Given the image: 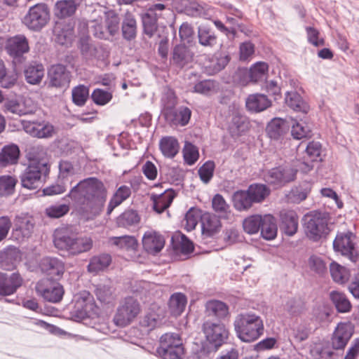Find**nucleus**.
<instances>
[{
    "mask_svg": "<svg viewBox=\"0 0 359 359\" xmlns=\"http://www.w3.org/2000/svg\"><path fill=\"white\" fill-rule=\"evenodd\" d=\"M107 195L102 182L88 177L74 186L68 196L74 201L79 213L86 219H92L102 211Z\"/></svg>",
    "mask_w": 359,
    "mask_h": 359,
    "instance_id": "f257e3e1",
    "label": "nucleus"
},
{
    "mask_svg": "<svg viewBox=\"0 0 359 359\" xmlns=\"http://www.w3.org/2000/svg\"><path fill=\"white\" fill-rule=\"evenodd\" d=\"M53 237L55 247L69 256H76L87 252L93 245V241L90 237L79 236L69 227L57 229Z\"/></svg>",
    "mask_w": 359,
    "mask_h": 359,
    "instance_id": "f03ea898",
    "label": "nucleus"
},
{
    "mask_svg": "<svg viewBox=\"0 0 359 359\" xmlns=\"http://www.w3.org/2000/svg\"><path fill=\"white\" fill-rule=\"evenodd\" d=\"M37 155L29 152V163L21 175V184L28 189H37L41 184V175L49 172L48 161L45 149L41 147L34 149Z\"/></svg>",
    "mask_w": 359,
    "mask_h": 359,
    "instance_id": "7ed1b4c3",
    "label": "nucleus"
},
{
    "mask_svg": "<svg viewBox=\"0 0 359 359\" xmlns=\"http://www.w3.org/2000/svg\"><path fill=\"white\" fill-rule=\"evenodd\" d=\"M233 326L238 339L247 343L258 339L264 331L262 318L251 311L238 314L235 318Z\"/></svg>",
    "mask_w": 359,
    "mask_h": 359,
    "instance_id": "20e7f679",
    "label": "nucleus"
},
{
    "mask_svg": "<svg viewBox=\"0 0 359 359\" xmlns=\"http://www.w3.org/2000/svg\"><path fill=\"white\" fill-rule=\"evenodd\" d=\"M304 229L306 236L317 241L329 233L327 214L320 212H311L304 216Z\"/></svg>",
    "mask_w": 359,
    "mask_h": 359,
    "instance_id": "39448f33",
    "label": "nucleus"
},
{
    "mask_svg": "<svg viewBox=\"0 0 359 359\" xmlns=\"http://www.w3.org/2000/svg\"><path fill=\"white\" fill-rule=\"evenodd\" d=\"M141 311V306L136 299L133 297H126L119 304L114 317V323L119 327L130 325Z\"/></svg>",
    "mask_w": 359,
    "mask_h": 359,
    "instance_id": "423d86ee",
    "label": "nucleus"
},
{
    "mask_svg": "<svg viewBox=\"0 0 359 359\" xmlns=\"http://www.w3.org/2000/svg\"><path fill=\"white\" fill-rule=\"evenodd\" d=\"M50 20V12L45 4H37L29 8L22 20L24 25L29 29L39 31Z\"/></svg>",
    "mask_w": 359,
    "mask_h": 359,
    "instance_id": "0eeeda50",
    "label": "nucleus"
},
{
    "mask_svg": "<svg viewBox=\"0 0 359 359\" xmlns=\"http://www.w3.org/2000/svg\"><path fill=\"white\" fill-rule=\"evenodd\" d=\"M297 172V169L287 165L276 167L264 175V180L276 187H280L294 180Z\"/></svg>",
    "mask_w": 359,
    "mask_h": 359,
    "instance_id": "6e6552de",
    "label": "nucleus"
},
{
    "mask_svg": "<svg viewBox=\"0 0 359 359\" xmlns=\"http://www.w3.org/2000/svg\"><path fill=\"white\" fill-rule=\"evenodd\" d=\"M203 332L206 340L216 348L221 346L229 336V331L224 324L210 321L203 323Z\"/></svg>",
    "mask_w": 359,
    "mask_h": 359,
    "instance_id": "1a4fd4ad",
    "label": "nucleus"
},
{
    "mask_svg": "<svg viewBox=\"0 0 359 359\" xmlns=\"http://www.w3.org/2000/svg\"><path fill=\"white\" fill-rule=\"evenodd\" d=\"M36 291L45 300L53 303L59 302L64 294L62 286L49 278L39 281L36 285Z\"/></svg>",
    "mask_w": 359,
    "mask_h": 359,
    "instance_id": "9d476101",
    "label": "nucleus"
},
{
    "mask_svg": "<svg viewBox=\"0 0 359 359\" xmlns=\"http://www.w3.org/2000/svg\"><path fill=\"white\" fill-rule=\"evenodd\" d=\"M22 123L25 131L34 137L50 138L56 133L54 126L46 121H23Z\"/></svg>",
    "mask_w": 359,
    "mask_h": 359,
    "instance_id": "9b49d317",
    "label": "nucleus"
},
{
    "mask_svg": "<svg viewBox=\"0 0 359 359\" xmlns=\"http://www.w3.org/2000/svg\"><path fill=\"white\" fill-rule=\"evenodd\" d=\"M163 116L170 126H185L189 122L191 111L184 106L175 108L166 105L163 109Z\"/></svg>",
    "mask_w": 359,
    "mask_h": 359,
    "instance_id": "f8f14e48",
    "label": "nucleus"
},
{
    "mask_svg": "<svg viewBox=\"0 0 359 359\" xmlns=\"http://www.w3.org/2000/svg\"><path fill=\"white\" fill-rule=\"evenodd\" d=\"M354 240L355 236L351 232L339 233L333 243L334 249L342 255L348 257L351 261H355Z\"/></svg>",
    "mask_w": 359,
    "mask_h": 359,
    "instance_id": "ddd939ff",
    "label": "nucleus"
},
{
    "mask_svg": "<svg viewBox=\"0 0 359 359\" xmlns=\"http://www.w3.org/2000/svg\"><path fill=\"white\" fill-rule=\"evenodd\" d=\"M6 50L13 58L21 57L29 51V42L23 34H18L7 39Z\"/></svg>",
    "mask_w": 359,
    "mask_h": 359,
    "instance_id": "4468645a",
    "label": "nucleus"
},
{
    "mask_svg": "<svg viewBox=\"0 0 359 359\" xmlns=\"http://www.w3.org/2000/svg\"><path fill=\"white\" fill-rule=\"evenodd\" d=\"M353 333V327L350 323H339L332 337V347L334 349L344 348Z\"/></svg>",
    "mask_w": 359,
    "mask_h": 359,
    "instance_id": "2eb2a0df",
    "label": "nucleus"
},
{
    "mask_svg": "<svg viewBox=\"0 0 359 359\" xmlns=\"http://www.w3.org/2000/svg\"><path fill=\"white\" fill-rule=\"evenodd\" d=\"M23 283V279L19 273H13L8 276L0 272V294L11 295L16 292Z\"/></svg>",
    "mask_w": 359,
    "mask_h": 359,
    "instance_id": "dca6fc26",
    "label": "nucleus"
},
{
    "mask_svg": "<svg viewBox=\"0 0 359 359\" xmlns=\"http://www.w3.org/2000/svg\"><path fill=\"white\" fill-rule=\"evenodd\" d=\"M165 242L164 237L153 230L146 231L142 238L144 249L151 255H156L161 252L165 245Z\"/></svg>",
    "mask_w": 359,
    "mask_h": 359,
    "instance_id": "f3484780",
    "label": "nucleus"
},
{
    "mask_svg": "<svg viewBox=\"0 0 359 359\" xmlns=\"http://www.w3.org/2000/svg\"><path fill=\"white\" fill-rule=\"evenodd\" d=\"M164 317V309L156 304H152L141 320L140 324L143 327L152 330L161 324Z\"/></svg>",
    "mask_w": 359,
    "mask_h": 359,
    "instance_id": "a211bd4d",
    "label": "nucleus"
},
{
    "mask_svg": "<svg viewBox=\"0 0 359 359\" xmlns=\"http://www.w3.org/2000/svg\"><path fill=\"white\" fill-rule=\"evenodd\" d=\"M230 57L223 53H215L204 62L205 71L208 74L213 75L222 70L229 63Z\"/></svg>",
    "mask_w": 359,
    "mask_h": 359,
    "instance_id": "6ab92c4d",
    "label": "nucleus"
},
{
    "mask_svg": "<svg viewBox=\"0 0 359 359\" xmlns=\"http://www.w3.org/2000/svg\"><path fill=\"white\" fill-rule=\"evenodd\" d=\"M43 272L50 276V279H59L65 271L63 263L57 258L46 257L41 262Z\"/></svg>",
    "mask_w": 359,
    "mask_h": 359,
    "instance_id": "aec40b11",
    "label": "nucleus"
},
{
    "mask_svg": "<svg viewBox=\"0 0 359 359\" xmlns=\"http://www.w3.org/2000/svg\"><path fill=\"white\" fill-rule=\"evenodd\" d=\"M50 83L53 86L61 87L69 82V73L65 66L56 65L49 69Z\"/></svg>",
    "mask_w": 359,
    "mask_h": 359,
    "instance_id": "412c9836",
    "label": "nucleus"
},
{
    "mask_svg": "<svg viewBox=\"0 0 359 359\" xmlns=\"http://www.w3.org/2000/svg\"><path fill=\"white\" fill-rule=\"evenodd\" d=\"M201 227L203 234L212 236L220 230L221 222L216 215L205 212L201 217Z\"/></svg>",
    "mask_w": 359,
    "mask_h": 359,
    "instance_id": "4be33fe9",
    "label": "nucleus"
},
{
    "mask_svg": "<svg viewBox=\"0 0 359 359\" xmlns=\"http://www.w3.org/2000/svg\"><path fill=\"white\" fill-rule=\"evenodd\" d=\"M271 104V101L264 94H252L249 95L246 100L247 109L253 112L262 111L269 107Z\"/></svg>",
    "mask_w": 359,
    "mask_h": 359,
    "instance_id": "5701e85b",
    "label": "nucleus"
},
{
    "mask_svg": "<svg viewBox=\"0 0 359 359\" xmlns=\"http://www.w3.org/2000/svg\"><path fill=\"white\" fill-rule=\"evenodd\" d=\"M20 156V149L15 144L4 146L0 151V167H6L17 163Z\"/></svg>",
    "mask_w": 359,
    "mask_h": 359,
    "instance_id": "b1692460",
    "label": "nucleus"
},
{
    "mask_svg": "<svg viewBox=\"0 0 359 359\" xmlns=\"http://www.w3.org/2000/svg\"><path fill=\"white\" fill-rule=\"evenodd\" d=\"M269 72V65L264 62H257L251 66L248 71L245 70L241 74L248 76L250 81L254 83L266 79Z\"/></svg>",
    "mask_w": 359,
    "mask_h": 359,
    "instance_id": "393cba45",
    "label": "nucleus"
},
{
    "mask_svg": "<svg viewBox=\"0 0 359 359\" xmlns=\"http://www.w3.org/2000/svg\"><path fill=\"white\" fill-rule=\"evenodd\" d=\"M159 149L165 157L172 158L179 152L180 144L175 137L165 136L159 141Z\"/></svg>",
    "mask_w": 359,
    "mask_h": 359,
    "instance_id": "a878e982",
    "label": "nucleus"
},
{
    "mask_svg": "<svg viewBox=\"0 0 359 359\" xmlns=\"http://www.w3.org/2000/svg\"><path fill=\"white\" fill-rule=\"evenodd\" d=\"M111 262V258L108 254L93 256L90 258L87 266L88 271L90 273L97 274L107 269Z\"/></svg>",
    "mask_w": 359,
    "mask_h": 359,
    "instance_id": "bb28decb",
    "label": "nucleus"
},
{
    "mask_svg": "<svg viewBox=\"0 0 359 359\" xmlns=\"http://www.w3.org/2000/svg\"><path fill=\"white\" fill-rule=\"evenodd\" d=\"M261 235L265 240H273L277 236L278 228L276 219L271 215H263V222L260 227Z\"/></svg>",
    "mask_w": 359,
    "mask_h": 359,
    "instance_id": "cd10ccee",
    "label": "nucleus"
},
{
    "mask_svg": "<svg viewBox=\"0 0 359 359\" xmlns=\"http://www.w3.org/2000/svg\"><path fill=\"white\" fill-rule=\"evenodd\" d=\"M121 31L123 37L127 41L133 40L136 37L137 22L134 15L130 12H126L124 15Z\"/></svg>",
    "mask_w": 359,
    "mask_h": 359,
    "instance_id": "c85d7f7f",
    "label": "nucleus"
},
{
    "mask_svg": "<svg viewBox=\"0 0 359 359\" xmlns=\"http://www.w3.org/2000/svg\"><path fill=\"white\" fill-rule=\"evenodd\" d=\"M55 41L60 45L71 43L73 38V28L69 25L57 23L53 29Z\"/></svg>",
    "mask_w": 359,
    "mask_h": 359,
    "instance_id": "c756f323",
    "label": "nucleus"
},
{
    "mask_svg": "<svg viewBox=\"0 0 359 359\" xmlns=\"http://www.w3.org/2000/svg\"><path fill=\"white\" fill-rule=\"evenodd\" d=\"M193 59L192 53L184 46H176L172 52V62L177 66L183 67L191 62Z\"/></svg>",
    "mask_w": 359,
    "mask_h": 359,
    "instance_id": "7c9ffc66",
    "label": "nucleus"
},
{
    "mask_svg": "<svg viewBox=\"0 0 359 359\" xmlns=\"http://www.w3.org/2000/svg\"><path fill=\"white\" fill-rule=\"evenodd\" d=\"M285 233L288 236H293L298 229V217L292 210L285 211L280 214Z\"/></svg>",
    "mask_w": 359,
    "mask_h": 359,
    "instance_id": "2f4dec72",
    "label": "nucleus"
},
{
    "mask_svg": "<svg viewBox=\"0 0 359 359\" xmlns=\"http://www.w3.org/2000/svg\"><path fill=\"white\" fill-rule=\"evenodd\" d=\"M130 187L122 185L118 188L112 196L108 205L107 213L110 214L113 210L127 200L131 195Z\"/></svg>",
    "mask_w": 359,
    "mask_h": 359,
    "instance_id": "473e14b6",
    "label": "nucleus"
},
{
    "mask_svg": "<svg viewBox=\"0 0 359 359\" xmlns=\"http://www.w3.org/2000/svg\"><path fill=\"white\" fill-rule=\"evenodd\" d=\"M333 352L324 342L313 343L309 348L310 359H332Z\"/></svg>",
    "mask_w": 359,
    "mask_h": 359,
    "instance_id": "72a5a7b5",
    "label": "nucleus"
},
{
    "mask_svg": "<svg viewBox=\"0 0 359 359\" xmlns=\"http://www.w3.org/2000/svg\"><path fill=\"white\" fill-rule=\"evenodd\" d=\"M24 74L27 83L39 84L44 76V68L40 64H31L25 68Z\"/></svg>",
    "mask_w": 359,
    "mask_h": 359,
    "instance_id": "f704fd0d",
    "label": "nucleus"
},
{
    "mask_svg": "<svg viewBox=\"0 0 359 359\" xmlns=\"http://www.w3.org/2000/svg\"><path fill=\"white\" fill-rule=\"evenodd\" d=\"M187 303V297L181 293L176 292L171 295L169 299L168 307L172 315L177 316L184 311Z\"/></svg>",
    "mask_w": 359,
    "mask_h": 359,
    "instance_id": "c9c22d12",
    "label": "nucleus"
},
{
    "mask_svg": "<svg viewBox=\"0 0 359 359\" xmlns=\"http://www.w3.org/2000/svg\"><path fill=\"white\" fill-rule=\"evenodd\" d=\"M198 43L204 47H213L217 43V36L214 31L208 26L201 25L198 27Z\"/></svg>",
    "mask_w": 359,
    "mask_h": 359,
    "instance_id": "e433bc0d",
    "label": "nucleus"
},
{
    "mask_svg": "<svg viewBox=\"0 0 359 359\" xmlns=\"http://www.w3.org/2000/svg\"><path fill=\"white\" fill-rule=\"evenodd\" d=\"M175 194L172 190L167 189L163 194L154 197V210L161 213L167 209L172 202Z\"/></svg>",
    "mask_w": 359,
    "mask_h": 359,
    "instance_id": "4c0bfd02",
    "label": "nucleus"
},
{
    "mask_svg": "<svg viewBox=\"0 0 359 359\" xmlns=\"http://www.w3.org/2000/svg\"><path fill=\"white\" fill-rule=\"evenodd\" d=\"M289 128L287 122L280 118L271 120L266 127V131L271 138L278 139Z\"/></svg>",
    "mask_w": 359,
    "mask_h": 359,
    "instance_id": "58836bf2",
    "label": "nucleus"
},
{
    "mask_svg": "<svg viewBox=\"0 0 359 359\" xmlns=\"http://www.w3.org/2000/svg\"><path fill=\"white\" fill-rule=\"evenodd\" d=\"M186 13L191 17H200L208 19L212 15V8L205 4L191 2L186 7Z\"/></svg>",
    "mask_w": 359,
    "mask_h": 359,
    "instance_id": "ea45409f",
    "label": "nucleus"
},
{
    "mask_svg": "<svg viewBox=\"0 0 359 359\" xmlns=\"http://www.w3.org/2000/svg\"><path fill=\"white\" fill-rule=\"evenodd\" d=\"M235 208L239 211L250 209L253 202L248 191L239 190L236 191L232 197Z\"/></svg>",
    "mask_w": 359,
    "mask_h": 359,
    "instance_id": "a19ab883",
    "label": "nucleus"
},
{
    "mask_svg": "<svg viewBox=\"0 0 359 359\" xmlns=\"http://www.w3.org/2000/svg\"><path fill=\"white\" fill-rule=\"evenodd\" d=\"M205 311L208 316L219 318L226 317L229 313V308L226 304L218 300L208 302L205 304Z\"/></svg>",
    "mask_w": 359,
    "mask_h": 359,
    "instance_id": "79ce46f5",
    "label": "nucleus"
},
{
    "mask_svg": "<svg viewBox=\"0 0 359 359\" xmlns=\"http://www.w3.org/2000/svg\"><path fill=\"white\" fill-rule=\"evenodd\" d=\"M285 103L291 109L297 111L306 113L309 107L297 92H289L285 96Z\"/></svg>",
    "mask_w": 359,
    "mask_h": 359,
    "instance_id": "37998d69",
    "label": "nucleus"
},
{
    "mask_svg": "<svg viewBox=\"0 0 359 359\" xmlns=\"http://www.w3.org/2000/svg\"><path fill=\"white\" fill-rule=\"evenodd\" d=\"M306 265L310 271L319 276H323L327 271V264L324 259L317 255H311L307 260Z\"/></svg>",
    "mask_w": 359,
    "mask_h": 359,
    "instance_id": "c03bdc74",
    "label": "nucleus"
},
{
    "mask_svg": "<svg viewBox=\"0 0 359 359\" xmlns=\"http://www.w3.org/2000/svg\"><path fill=\"white\" fill-rule=\"evenodd\" d=\"M247 191L253 203L262 202L270 194L269 189L262 184H251Z\"/></svg>",
    "mask_w": 359,
    "mask_h": 359,
    "instance_id": "a18cd8bd",
    "label": "nucleus"
},
{
    "mask_svg": "<svg viewBox=\"0 0 359 359\" xmlns=\"http://www.w3.org/2000/svg\"><path fill=\"white\" fill-rule=\"evenodd\" d=\"M76 9L74 0L59 1L55 6V14L57 17L63 18L73 15Z\"/></svg>",
    "mask_w": 359,
    "mask_h": 359,
    "instance_id": "49530a36",
    "label": "nucleus"
},
{
    "mask_svg": "<svg viewBox=\"0 0 359 359\" xmlns=\"http://www.w3.org/2000/svg\"><path fill=\"white\" fill-rule=\"evenodd\" d=\"M330 297L339 312L346 313L350 311L351 309V302L344 293L332 291L330 293Z\"/></svg>",
    "mask_w": 359,
    "mask_h": 359,
    "instance_id": "de8ad7c7",
    "label": "nucleus"
},
{
    "mask_svg": "<svg viewBox=\"0 0 359 359\" xmlns=\"http://www.w3.org/2000/svg\"><path fill=\"white\" fill-rule=\"evenodd\" d=\"M157 13L147 11L142 15V21L144 27V32L149 37H151L157 30Z\"/></svg>",
    "mask_w": 359,
    "mask_h": 359,
    "instance_id": "09e8293b",
    "label": "nucleus"
},
{
    "mask_svg": "<svg viewBox=\"0 0 359 359\" xmlns=\"http://www.w3.org/2000/svg\"><path fill=\"white\" fill-rule=\"evenodd\" d=\"M110 243L111 245L126 250H135L138 245L137 239L132 236L112 237L110 238Z\"/></svg>",
    "mask_w": 359,
    "mask_h": 359,
    "instance_id": "8fccbe9b",
    "label": "nucleus"
},
{
    "mask_svg": "<svg viewBox=\"0 0 359 359\" xmlns=\"http://www.w3.org/2000/svg\"><path fill=\"white\" fill-rule=\"evenodd\" d=\"M263 222V215H252L246 217L243 222V228L245 233L252 235L259 232Z\"/></svg>",
    "mask_w": 359,
    "mask_h": 359,
    "instance_id": "3c124183",
    "label": "nucleus"
},
{
    "mask_svg": "<svg viewBox=\"0 0 359 359\" xmlns=\"http://www.w3.org/2000/svg\"><path fill=\"white\" fill-rule=\"evenodd\" d=\"M177 347H183L182 340L178 334L166 333L161 336L160 346L157 349H170Z\"/></svg>",
    "mask_w": 359,
    "mask_h": 359,
    "instance_id": "603ef678",
    "label": "nucleus"
},
{
    "mask_svg": "<svg viewBox=\"0 0 359 359\" xmlns=\"http://www.w3.org/2000/svg\"><path fill=\"white\" fill-rule=\"evenodd\" d=\"M95 294L97 299L103 304L112 303L116 298L114 290L111 287L105 285L96 286Z\"/></svg>",
    "mask_w": 359,
    "mask_h": 359,
    "instance_id": "864d4df0",
    "label": "nucleus"
},
{
    "mask_svg": "<svg viewBox=\"0 0 359 359\" xmlns=\"http://www.w3.org/2000/svg\"><path fill=\"white\" fill-rule=\"evenodd\" d=\"M219 90V84L213 80H204L194 86V92L210 95Z\"/></svg>",
    "mask_w": 359,
    "mask_h": 359,
    "instance_id": "5fc2aeb1",
    "label": "nucleus"
},
{
    "mask_svg": "<svg viewBox=\"0 0 359 359\" xmlns=\"http://www.w3.org/2000/svg\"><path fill=\"white\" fill-rule=\"evenodd\" d=\"M140 221L137 212L133 210H126L117 219V224L119 226L128 227L136 224Z\"/></svg>",
    "mask_w": 359,
    "mask_h": 359,
    "instance_id": "6e6d98bb",
    "label": "nucleus"
},
{
    "mask_svg": "<svg viewBox=\"0 0 359 359\" xmlns=\"http://www.w3.org/2000/svg\"><path fill=\"white\" fill-rule=\"evenodd\" d=\"M330 271L333 280L339 283H345L348 278V270L336 262H332L330 266Z\"/></svg>",
    "mask_w": 359,
    "mask_h": 359,
    "instance_id": "4d7b16f0",
    "label": "nucleus"
},
{
    "mask_svg": "<svg viewBox=\"0 0 359 359\" xmlns=\"http://www.w3.org/2000/svg\"><path fill=\"white\" fill-rule=\"evenodd\" d=\"M202 215L198 209L194 208H190L185 215V229L188 231L194 230L198 224L199 219L201 221Z\"/></svg>",
    "mask_w": 359,
    "mask_h": 359,
    "instance_id": "13d9d810",
    "label": "nucleus"
},
{
    "mask_svg": "<svg viewBox=\"0 0 359 359\" xmlns=\"http://www.w3.org/2000/svg\"><path fill=\"white\" fill-rule=\"evenodd\" d=\"M17 180L11 176L0 177V196H8L14 192Z\"/></svg>",
    "mask_w": 359,
    "mask_h": 359,
    "instance_id": "bf43d9fd",
    "label": "nucleus"
},
{
    "mask_svg": "<svg viewBox=\"0 0 359 359\" xmlns=\"http://www.w3.org/2000/svg\"><path fill=\"white\" fill-rule=\"evenodd\" d=\"M88 96L89 89L83 85L78 86L72 90V100L78 106L84 105Z\"/></svg>",
    "mask_w": 359,
    "mask_h": 359,
    "instance_id": "052dcab7",
    "label": "nucleus"
},
{
    "mask_svg": "<svg viewBox=\"0 0 359 359\" xmlns=\"http://www.w3.org/2000/svg\"><path fill=\"white\" fill-rule=\"evenodd\" d=\"M105 16V29L111 36L115 35L119 30V18L113 12L104 13Z\"/></svg>",
    "mask_w": 359,
    "mask_h": 359,
    "instance_id": "680f3d73",
    "label": "nucleus"
},
{
    "mask_svg": "<svg viewBox=\"0 0 359 359\" xmlns=\"http://www.w3.org/2000/svg\"><path fill=\"white\" fill-rule=\"evenodd\" d=\"M183 156L188 165H193L199 157L198 148L193 144L186 142L183 148Z\"/></svg>",
    "mask_w": 359,
    "mask_h": 359,
    "instance_id": "e2e57ef3",
    "label": "nucleus"
},
{
    "mask_svg": "<svg viewBox=\"0 0 359 359\" xmlns=\"http://www.w3.org/2000/svg\"><path fill=\"white\" fill-rule=\"evenodd\" d=\"M69 207L66 204H55L48 206L45 210L46 215L50 218H59L66 215Z\"/></svg>",
    "mask_w": 359,
    "mask_h": 359,
    "instance_id": "0e129e2a",
    "label": "nucleus"
},
{
    "mask_svg": "<svg viewBox=\"0 0 359 359\" xmlns=\"http://www.w3.org/2000/svg\"><path fill=\"white\" fill-rule=\"evenodd\" d=\"M306 154L308 156V160L310 161H318L320 158V154L322 152L321 144L318 142L312 141L310 142L306 148Z\"/></svg>",
    "mask_w": 359,
    "mask_h": 359,
    "instance_id": "69168bd1",
    "label": "nucleus"
},
{
    "mask_svg": "<svg viewBox=\"0 0 359 359\" xmlns=\"http://www.w3.org/2000/svg\"><path fill=\"white\" fill-rule=\"evenodd\" d=\"M157 353L163 359H182L184 354V347H176L170 349H157Z\"/></svg>",
    "mask_w": 359,
    "mask_h": 359,
    "instance_id": "338daca9",
    "label": "nucleus"
},
{
    "mask_svg": "<svg viewBox=\"0 0 359 359\" xmlns=\"http://www.w3.org/2000/svg\"><path fill=\"white\" fill-rule=\"evenodd\" d=\"M212 206L213 210L221 215H226L229 212V205L220 194H216L213 197Z\"/></svg>",
    "mask_w": 359,
    "mask_h": 359,
    "instance_id": "774afa93",
    "label": "nucleus"
}]
</instances>
